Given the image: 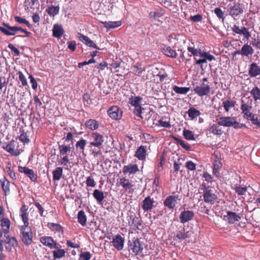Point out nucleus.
I'll return each instance as SVG.
<instances>
[{
    "mask_svg": "<svg viewBox=\"0 0 260 260\" xmlns=\"http://www.w3.org/2000/svg\"><path fill=\"white\" fill-rule=\"evenodd\" d=\"M194 216V212L190 210H184L182 211L179 216L180 221L185 223L191 220Z\"/></svg>",
    "mask_w": 260,
    "mask_h": 260,
    "instance_id": "nucleus-13",
    "label": "nucleus"
},
{
    "mask_svg": "<svg viewBox=\"0 0 260 260\" xmlns=\"http://www.w3.org/2000/svg\"><path fill=\"white\" fill-rule=\"evenodd\" d=\"M66 251L63 249H58L53 251V258L56 259L63 257L65 254Z\"/></svg>",
    "mask_w": 260,
    "mask_h": 260,
    "instance_id": "nucleus-46",
    "label": "nucleus"
},
{
    "mask_svg": "<svg viewBox=\"0 0 260 260\" xmlns=\"http://www.w3.org/2000/svg\"><path fill=\"white\" fill-rule=\"evenodd\" d=\"M113 246L118 251L121 250L124 246V239L120 235H117L112 240Z\"/></svg>",
    "mask_w": 260,
    "mask_h": 260,
    "instance_id": "nucleus-15",
    "label": "nucleus"
},
{
    "mask_svg": "<svg viewBox=\"0 0 260 260\" xmlns=\"http://www.w3.org/2000/svg\"><path fill=\"white\" fill-rule=\"evenodd\" d=\"M2 183V188L4 191L6 192L9 191V182L8 181H1Z\"/></svg>",
    "mask_w": 260,
    "mask_h": 260,
    "instance_id": "nucleus-61",
    "label": "nucleus"
},
{
    "mask_svg": "<svg viewBox=\"0 0 260 260\" xmlns=\"http://www.w3.org/2000/svg\"><path fill=\"white\" fill-rule=\"evenodd\" d=\"M104 27L107 28H114L121 25V22L120 21H105L102 22Z\"/></svg>",
    "mask_w": 260,
    "mask_h": 260,
    "instance_id": "nucleus-32",
    "label": "nucleus"
},
{
    "mask_svg": "<svg viewBox=\"0 0 260 260\" xmlns=\"http://www.w3.org/2000/svg\"><path fill=\"white\" fill-rule=\"evenodd\" d=\"M108 115L114 120L120 119L122 116V111L117 106H111L107 111Z\"/></svg>",
    "mask_w": 260,
    "mask_h": 260,
    "instance_id": "nucleus-7",
    "label": "nucleus"
},
{
    "mask_svg": "<svg viewBox=\"0 0 260 260\" xmlns=\"http://www.w3.org/2000/svg\"><path fill=\"white\" fill-rule=\"evenodd\" d=\"M254 50L252 47L247 44H244L241 48L240 51H237L235 54H241L243 56H248L249 55L253 54Z\"/></svg>",
    "mask_w": 260,
    "mask_h": 260,
    "instance_id": "nucleus-19",
    "label": "nucleus"
},
{
    "mask_svg": "<svg viewBox=\"0 0 260 260\" xmlns=\"http://www.w3.org/2000/svg\"><path fill=\"white\" fill-rule=\"evenodd\" d=\"M254 101L260 100V89L257 87H254L250 91Z\"/></svg>",
    "mask_w": 260,
    "mask_h": 260,
    "instance_id": "nucleus-38",
    "label": "nucleus"
},
{
    "mask_svg": "<svg viewBox=\"0 0 260 260\" xmlns=\"http://www.w3.org/2000/svg\"><path fill=\"white\" fill-rule=\"evenodd\" d=\"M14 143V142H11L9 144L6 145L4 149L12 155L17 156L19 154V152L17 150L15 149Z\"/></svg>",
    "mask_w": 260,
    "mask_h": 260,
    "instance_id": "nucleus-28",
    "label": "nucleus"
},
{
    "mask_svg": "<svg viewBox=\"0 0 260 260\" xmlns=\"http://www.w3.org/2000/svg\"><path fill=\"white\" fill-rule=\"evenodd\" d=\"M86 141L83 139H80L76 143L75 146L77 150H80L83 155H85L84 153L85 146L86 144Z\"/></svg>",
    "mask_w": 260,
    "mask_h": 260,
    "instance_id": "nucleus-35",
    "label": "nucleus"
},
{
    "mask_svg": "<svg viewBox=\"0 0 260 260\" xmlns=\"http://www.w3.org/2000/svg\"><path fill=\"white\" fill-rule=\"evenodd\" d=\"M173 89L176 93L182 94H186L189 91V87H178L177 86H174Z\"/></svg>",
    "mask_w": 260,
    "mask_h": 260,
    "instance_id": "nucleus-43",
    "label": "nucleus"
},
{
    "mask_svg": "<svg viewBox=\"0 0 260 260\" xmlns=\"http://www.w3.org/2000/svg\"><path fill=\"white\" fill-rule=\"evenodd\" d=\"M214 13L217 17L221 19L222 20L224 19V12L219 8H216L214 9Z\"/></svg>",
    "mask_w": 260,
    "mask_h": 260,
    "instance_id": "nucleus-52",
    "label": "nucleus"
},
{
    "mask_svg": "<svg viewBox=\"0 0 260 260\" xmlns=\"http://www.w3.org/2000/svg\"><path fill=\"white\" fill-rule=\"evenodd\" d=\"M91 142L89 143L90 146L101 148L104 141V137L97 132L92 133L91 135Z\"/></svg>",
    "mask_w": 260,
    "mask_h": 260,
    "instance_id": "nucleus-5",
    "label": "nucleus"
},
{
    "mask_svg": "<svg viewBox=\"0 0 260 260\" xmlns=\"http://www.w3.org/2000/svg\"><path fill=\"white\" fill-rule=\"evenodd\" d=\"M18 74L19 75V80L21 81L22 85L26 86L27 85V82L22 72L21 71H19L18 72Z\"/></svg>",
    "mask_w": 260,
    "mask_h": 260,
    "instance_id": "nucleus-56",
    "label": "nucleus"
},
{
    "mask_svg": "<svg viewBox=\"0 0 260 260\" xmlns=\"http://www.w3.org/2000/svg\"><path fill=\"white\" fill-rule=\"evenodd\" d=\"M1 225L4 235H8L10 226V221L8 218H3L1 220Z\"/></svg>",
    "mask_w": 260,
    "mask_h": 260,
    "instance_id": "nucleus-27",
    "label": "nucleus"
},
{
    "mask_svg": "<svg viewBox=\"0 0 260 260\" xmlns=\"http://www.w3.org/2000/svg\"><path fill=\"white\" fill-rule=\"evenodd\" d=\"M4 246L6 250L8 251H11L17 246V241L14 237H11L9 235H4L3 238Z\"/></svg>",
    "mask_w": 260,
    "mask_h": 260,
    "instance_id": "nucleus-4",
    "label": "nucleus"
},
{
    "mask_svg": "<svg viewBox=\"0 0 260 260\" xmlns=\"http://www.w3.org/2000/svg\"><path fill=\"white\" fill-rule=\"evenodd\" d=\"M240 35H243L247 39H249L251 37V35L248 30V29L245 27H241V31Z\"/></svg>",
    "mask_w": 260,
    "mask_h": 260,
    "instance_id": "nucleus-58",
    "label": "nucleus"
},
{
    "mask_svg": "<svg viewBox=\"0 0 260 260\" xmlns=\"http://www.w3.org/2000/svg\"><path fill=\"white\" fill-rule=\"evenodd\" d=\"M8 47L10 48L12 52H14L15 55H18L20 53L19 50L14 47L12 44H9L8 45Z\"/></svg>",
    "mask_w": 260,
    "mask_h": 260,
    "instance_id": "nucleus-63",
    "label": "nucleus"
},
{
    "mask_svg": "<svg viewBox=\"0 0 260 260\" xmlns=\"http://www.w3.org/2000/svg\"><path fill=\"white\" fill-rule=\"evenodd\" d=\"M70 146H66L64 145H62L59 146V151L60 152V154L61 155H64L66 154L67 153L70 151Z\"/></svg>",
    "mask_w": 260,
    "mask_h": 260,
    "instance_id": "nucleus-50",
    "label": "nucleus"
},
{
    "mask_svg": "<svg viewBox=\"0 0 260 260\" xmlns=\"http://www.w3.org/2000/svg\"><path fill=\"white\" fill-rule=\"evenodd\" d=\"M215 156V159L213 163V168H217L218 169H220L222 167V164L220 161V158L218 156L217 154L214 155Z\"/></svg>",
    "mask_w": 260,
    "mask_h": 260,
    "instance_id": "nucleus-51",
    "label": "nucleus"
},
{
    "mask_svg": "<svg viewBox=\"0 0 260 260\" xmlns=\"http://www.w3.org/2000/svg\"><path fill=\"white\" fill-rule=\"evenodd\" d=\"M226 213V215L223 216V219L230 224H233L241 219V217L235 212L227 211Z\"/></svg>",
    "mask_w": 260,
    "mask_h": 260,
    "instance_id": "nucleus-14",
    "label": "nucleus"
},
{
    "mask_svg": "<svg viewBox=\"0 0 260 260\" xmlns=\"http://www.w3.org/2000/svg\"><path fill=\"white\" fill-rule=\"evenodd\" d=\"M142 98L140 96H132L129 99V103L134 107H135V110L134 113L136 115L142 117V108L140 106V104L142 102Z\"/></svg>",
    "mask_w": 260,
    "mask_h": 260,
    "instance_id": "nucleus-6",
    "label": "nucleus"
},
{
    "mask_svg": "<svg viewBox=\"0 0 260 260\" xmlns=\"http://www.w3.org/2000/svg\"><path fill=\"white\" fill-rule=\"evenodd\" d=\"M252 107L251 104L244 103V101H242V104L241 106V109L242 113L244 114V118L248 120L252 119L254 115L251 113V110Z\"/></svg>",
    "mask_w": 260,
    "mask_h": 260,
    "instance_id": "nucleus-11",
    "label": "nucleus"
},
{
    "mask_svg": "<svg viewBox=\"0 0 260 260\" xmlns=\"http://www.w3.org/2000/svg\"><path fill=\"white\" fill-rule=\"evenodd\" d=\"M3 26H0V30L7 36H14L16 34L15 26H11L8 23H4Z\"/></svg>",
    "mask_w": 260,
    "mask_h": 260,
    "instance_id": "nucleus-17",
    "label": "nucleus"
},
{
    "mask_svg": "<svg viewBox=\"0 0 260 260\" xmlns=\"http://www.w3.org/2000/svg\"><path fill=\"white\" fill-rule=\"evenodd\" d=\"M20 216L24 222V225L21 229L22 241L25 245H28L32 242V233L31 228L28 226V215L27 213L26 207L24 205L20 209Z\"/></svg>",
    "mask_w": 260,
    "mask_h": 260,
    "instance_id": "nucleus-1",
    "label": "nucleus"
},
{
    "mask_svg": "<svg viewBox=\"0 0 260 260\" xmlns=\"http://www.w3.org/2000/svg\"><path fill=\"white\" fill-rule=\"evenodd\" d=\"M41 242L50 248H56L57 243L51 237H42L40 239Z\"/></svg>",
    "mask_w": 260,
    "mask_h": 260,
    "instance_id": "nucleus-23",
    "label": "nucleus"
},
{
    "mask_svg": "<svg viewBox=\"0 0 260 260\" xmlns=\"http://www.w3.org/2000/svg\"><path fill=\"white\" fill-rule=\"evenodd\" d=\"M78 35L79 40L82 42L86 44L87 46L99 49V48L98 47L96 44L92 40H91L88 37L81 33H79Z\"/></svg>",
    "mask_w": 260,
    "mask_h": 260,
    "instance_id": "nucleus-18",
    "label": "nucleus"
},
{
    "mask_svg": "<svg viewBox=\"0 0 260 260\" xmlns=\"http://www.w3.org/2000/svg\"><path fill=\"white\" fill-rule=\"evenodd\" d=\"M135 156L140 160H144L146 157V150L144 146H141L136 150Z\"/></svg>",
    "mask_w": 260,
    "mask_h": 260,
    "instance_id": "nucleus-25",
    "label": "nucleus"
},
{
    "mask_svg": "<svg viewBox=\"0 0 260 260\" xmlns=\"http://www.w3.org/2000/svg\"><path fill=\"white\" fill-rule=\"evenodd\" d=\"M187 113L191 120L194 119L201 115L200 111L192 107L188 110Z\"/></svg>",
    "mask_w": 260,
    "mask_h": 260,
    "instance_id": "nucleus-31",
    "label": "nucleus"
},
{
    "mask_svg": "<svg viewBox=\"0 0 260 260\" xmlns=\"http://www.w3.org/2000/svg\"><path fill=\"white\" fill-rule=\"evenodd\" d=\"M138 165L136 164H129L124 166L122 169V172L124 174H135L139 171Z\"/></svg>",
    "mask_w": 260,
    "mask_h": 260,
    "instance_id": "nucleus-20",
    "label": "nucleus"
},
{
    "mask_svg": "<svg viewBox=\"0 0 260 260\" xmlns=\"http://www.w3.org/2000/svg\"><path fill=\"white\" fill-rule=\"evenodd\" d=\"M18 170L21 173H23L27 177H28L30 180L35 182L37 180V175L34 173L32 170L29 169L27 167H19Z\"/></svg>",
    "mask_w": 260,
    "mask_h": 260,
    "instance_id": "nucleus-16",
    "label": "nucleus"
},
{
    "mask_svg": "<svg viewBox=\"0 0 260 260\" xmlns=\"http://www.w3.org/2000/svg\"><path fill=\"white\" fill-rule=\"evenodd\" d=\"M222 106L226 112H229L230 109L235 106V102L232 100H225L223 101Z\"/></svg>",
    "mask_w": 260,
    "mask_h": 260,
    "instance_id": "nucleus-42",
    "label": "nucleus"
},
{
    "mask_svg": "<svg viewBox=\"0 0 260 260\" xmlns=\"http://www.w3.org/2000/svg\"><path fill=\"white\" fill-rule=\"evenodd\" d=\"M201 189L203 191V198L205 202L210 205H213L217 199V197L210 186L203 184Z\"/></svg>",
    "mask_w": 260,
    "mask_h": 260,
    "instance_id": "nucleus-3",
    "label": "nucleus"
},
{
    "mask_svg": "<svg viewBox=\"0 0 260 260\" xmlns=\"http://www.w3.org/2000/svg\"><path fill=\"white\" fill-rule=\"evenodd\" d=\"M186 168L190 171H194L196 168V165L192 161H188L185 163Z\"/></svg>",
    "mask_w": 260,
    "mask_h": 260,
    "instance_id": "nucleus-59",
    "label": "nucleus"
},
{
    "mask_svg": "<svg viewBox=\"0 0 260 260\" xmlns=\"http://www.w3.org/2000/svg\"><path fill=\"white\" fill-rule=\"evenodd\" d=\"M63 33V30L61 25L55 24L53 29V36L56 38H60Z\"/></svg>",
    "mask_w": 260,
    "mask_h": 260,
    "instance_id": "nucleus-33",
    "label": "nucleus"
},
{
    "mask_svg": "<svg viewBox=\"0 0 260 260\" xmlns=\"http://www.w3.org/2000/svg\"><path fill=\"white\" fill-rule=\"evenodd\" d=\"M80 257L82 260H90L91 254L89 252H82L80 254Z\"/></svg>",
    "mask_w": 260,
    "mask_h": 260,
    "instance_id": "nucleus-57",
    "label": "nucleus"
},
{
    "mask_svg": "<svg viewBox=\"0 0 260 260\" xmlns=\"http://www.w3.org/2000/svg\"><path fill=\"white\" fill-rule=\"evenodd\" d=\"M87 221L86 216L83 210L80 211L78 213V221L82 226L86 225Z\"/></svg>",
    "mask_w": 260,
    "mask_h": 260,
    "instance_id": "nucleus-39",
    "label": "nucleus"
},
{
    "mask_svg": "<svg viewBox=\"0 0 260 260\" xmlns=\"http://www.w3.org/2000/svg\"><path fill=\"white\" fill-rule=\"evenodd\" d=\"M118 182L125 191L132 189L134 185L132 184L129 180L125 177H122L119 179Z\"/></svg>",
    "mask_w": 260,
    "mask_h": 260,
    "instance_id": "nucleus-24",
    "label": "nucleus"
},
{
    "mask_svg": "<svg viewBox=\"0 0 260 260\" xmlns=\"http://www.w3.org/2000/svg\"><path fill=\"white\" fill-rule=\"evenodd\" d=\"M63 169L61 167L56 168L53 172V180L58 181L62 176Z\"/></svg>",
    "mask_w": 260,
    "mask_h": 260,
    "instance_id": "nucleus-37",
    "label": "nucleus"
},
{
    "mask_svg": "<svg viewBox=\"0 0 260 260\" xmlns=\"http://www.w3.org/2000/svg\"><path fill=\"white\" fill-rule=\"evenodd\" d=\"M183 136L184 138L187 140H194L195 137L192 132L188 129L183 130Z\"/></svg>",
    "mask_w": 260,
    "mask_h": 260,
    "instance_id": "nucleus-45",
    "label": "nucleus"
},
{
    "mask_svg": "<svg viewBox=\"0 0 260 260\" xmlns=\"http://www.w3.org/2000/svg\"><path fill=\"white\" fill-rule=\"evenodd\" d=\"M154 202L153 199H151L149 196L147 197L143 201V204L142 205V209L144 211L151 210L153 208V204Z\"/></svg>",
    "mask_w": 260,
    "mask_h": 260,
    "instance_id": "nucleus-22",
    "label": "nucleus"
},
{
    "mask_svg": "<svg viewBox=\"0 0 260 260\" xmlns=\"http://www.w3.org/2000/svg\"><path fill=\"white\" fill-rule=\"evenodd\" d=\"M164 10L161 9H156L154 12H150L149 13V16L156 19L162 16L164 14Z\"/></svg>",
    "mask_w": 260,
    "mask_h": 260,
    "instance_id": "nucleus-41",
    "label": "nucleus"
},
{
    "mask_svg": "<svg viewBox=\"0 0 260 260\" xmlns=\"http://www.w3.org/2000/svg\"><path fill=\"white\" fill-rule=\"evenodd\" d=\"M248 74L251 77H255L260 75L259 67L257 63L253 62L250 65L248 69Z\"/></svg>",
    "mask_w": 260,
    "mask_h": 260,
    "instance_id": "nucleus-21",
    "label": "nucleus"
},
{
    "mask_svg": "<svg viewBox=\"0 0 260 260\" xmlns=\"http://www.w3.org/2000/svg\"><path fill=\"white\" fill-rule=\"evenodd\" d=\"M130 219L132 220V223L130 224L131 227L135 231L139 230V227L141 225V219L140 218L136 216H130Z\"/></svg>",
    "mask_w": 260,
    "mask_h": 260,
    "instance_id": "nucleus-26",
    "label": "nucleus"
},
{
    "mask_svg": "<svg viewBox=\"0 0 260 260\" xmlns=\"http://www.w3.org/2000/svg\"><path fill=\"white\" fill-rule=\"evenodd\" d=\"M60 8L58 6H51L46 9L47 14L50 16H54L58 14Z\"/></svg>",
    "mask_w": 260,
    "mask_h": 260,
    "instance_id": "nucleus-34",
    "label": "nucleus"
},
{
    "mask_svg": "<svg viewBox=\"0 0 260 260\" xmlns=\"http://www.w3.org/2000/svg\"><path fill=\"white\" fill-rule=\"evenodd\" d=\"M221 6L226 10L228 14L234 19H237L244 12V7L242 4L234 0H229L226 3L223 2Z\"/></svg>",
    "mask_w": 260,
    "mask_h": 260,
    "instance_id": "nucleus-2",
    "label": "nucleus"
},
{
    "mask_svg": "<svg viewBox=\"0 0 260 260\" xmlns=\"http://www.w3.org/2000/svg\"><path fill=\"white\" fill-rule=\"evenodd\" d=\"M162 52L164 54L172 58H176L177 55L176 51L170 46H165L162 49Z\"/></svg>",
    "mask_w": 260,
    "mask_h": 260,
    "instance_id": "nucleus-30",
    "label": "nucleus"
},
{
    "mask_svg": "<svg viewBox=\"0 0 260 260\" xmlns=\"http://www.w3.org/2000/svg\"><path fill=\"white\" fill-rule=\"evenodd\" d=\"M210 132L212 133L214 135L220 136L222 134L221 128L219 127V125L217 124H213L211 125L209 128Z\"/></svg>",
    "mask_w": 260,
    "mask_h": 260,
    "instance_id": "nucleus-40",
    "label": "nucleus"
},
{
    "mask_svg": "<svg viewBox=\"0 0 260 260\" xmlns=\"http://www.w3.org/2000/svg\"><path fill=\"white\" fill-rule=\"evenodd\" d=\"M14 19L16 22H18L20 24H22V23L25 24L28 27H29V28L31 27L30 24L25 19L22 18L19 16H17L14 17Z\"/></svg>",
    "mask_w": 260,
    "mask_h": 260,
    "instance_id": "nucleus-48",
    "label": "nucleus"
},
{
    "mask_svg": "<svg viewBox=\"0 0 260 260\" xmlns=\"http://www.w3.org/2000/svg\"><path fill=\"white\" fill-rule=\"evenodd\" d=\"M19 139L20 141L23 143H28L29 141V140L27 138L26 134L24 132L20 134V135L19 137Z\"/></svg>",
    "mask_w": 260,
    "mask_h": 260,
    "instance_id": "nucleus-60",
    "label": "nucleus"
},
{
    "mask_svg": "<svg viewBox=\"0 0 260 260\" xmlns=\"http://www.w3.org/2000/svg\"><path fill=\"white\" fill-rule=\"evenodd\" d=\"M235 190L238 195H244L247 191V187L237 186L235 187Z\"/></svg>",
    "mask_w": 260,
    "mask_h": 260,
    "instance_id": "nucleus-49",
    "label": "nucleus"
},
{
    "mask_svg": "<svg viewBox=\"0 0 260 260\" xmlns=\"http://www.w3.org/2000/svg\"><path fill=\"white\" fill-rule=\"evenodd\" d=\"M93 196L98 203H101L105 198L104 192L97 189L93 191Z\"/></svg>",
    "mask_w": 260,
    "mask_h": 260,
    "instance_id": "nucleus-36",
    "label": "nucleus"
},
{
    "mask_svg": "<svg viewBox=\"0 0 260 260\" xmlns=\"http://www.w3.org/2000/svg\"><path fill=\"white\" fill-rule=\"evenodd\" d=\"M180 200L179 195L169 196L164 201V205L165 207L170 209H173L177 204V201Z\"/></svg>",
    "mask_w": 260,
    "mask_h": 260,
    "instance_id": "nucleus-8",
    "label": "nucleus"
},
{
    "mask_svg": "<svg viewBox=\"0 0 260 260\" xmlns=\"http://www.w3.org/2000/svg\"><path fill=\"white\" fill-rule=\"evenodd\" d=\"M87 186L94 187L96 185V183L92 176H89L87 178L86 181Z\"/></svg>",
    "mask_w": 260,
    "mask_h": 260,
    "instance_id": "nucleus-53",
    "label": "nucleus"
},
{
    "mask_svg": "<svg viewBox=\"0 0 260 260\" xmlns=\"http://www.w3.org/2000/svg\"><path fill=\"white\" fill-rule=\"evenodd\" d=\"M187 50L194 56L200 55L202 52L201 49L195 48L194 46H188L187 47Z\"/></svg>",
    "mask_w": 260,
    "mask_h": 260,
    "instance_id": "nucleus-47",
    "label": "nucleus"
},
{
    "mask_svg": "<svg viewBox=\"0 0 260 260\" xmlns=\"http://www.w3.org/2000/svg\"><path fill=\"white\" fill-rule=\"evenodd\" d=\"M200 56L202 58L208 59V61H211L215 60V57L213 55L209 53L208 52L202 51L201 52Z\"/></svg>",
    "mask_w": 260,
    "mask_h": 260,
    "instance_id": "nucleus-44",
    "label": "nucleus"
},
{
    "mask_svg": "<svg viewBox=\"0 0 260 260\" xmlns=\"http://www.w3.org/2000/svg\"><path fill=\"white\" fill-rule=\"evenodd\" d=\"M85 124L88 128L91 130H95L98 128L99 126V122L96 120L92 119L87 120Z\"/></svg>",
    "mask_w": 260,
    "mask_h": 260,
    "instance_id": "nucleus-29",
    "label": "nucleus"
},
{
    "mask_svg": "<svg viewBox=\"0 0 260 260\" xmlns=\"http://www.w3.org/2000/svg\"><path fill=\"white\" fill-rule=\"evenodd\" d=\"M176 237L180 240L185 239L187 238V233L184 232V230L180 231L177 233Z\"/></svg>",
    "mask_w": 260,
    "mask_h": 260,
    "instance_id": "nucleus-55",
    "label": "nucleus"
},
{
    "mask_svg": "<svg viewBox=\"0 0 260 260\" xmlns=\"http://www.w3.org/2000/svg\"><path fill=\"white\" fill-rule=\"evenodd\" d=\"M250 44L257 49H260V40L259 37L257 36L256 38H252Z\"/></svg>",
    "mask_w": 260,
    "mask_h": 260,
    "instance_id": "nucleus-54",
    "label": "nucleus"
},
{
    "mask_svg": "<svg viewBox=\"0 0 260 260\" xmlns=\"http://www.w3.org/2000/svg\"><path fill=\"white\" fill-rule=\"evenodd\" d=\"M236 123V119L233 117H220L218 120L219 125L230 127Z\"/></svg>",
    "mask_w": 260,
    "mask_h": 260,
    "instance_id": "nucleus-12",
    "label": "nucleus"
},
{
    "mask_svg": "<svg viewBox=\"0 0 260 260\" xmlns=\"http://www.w3.org/2000/svg\"><path fill=\"white\" fill-rule=\"evenodd\" d=\"M164 163H165V160H164V157H161L160 162H159V164L158 165L157 169H156L158 172H160L162 170L163 165L164 164Z\"/></svg>",
    "mask_w": 260,
    "mask_h": 260,
    "instance_id": "nucleus-64",
    "label": "nucleus"
},
{
    "mask_svg": "<svg viewBox=\"0 0 260 260\" xmlns=\"http://www.w3.org/2000/svg\"><path fill=\"white\" fill-rule=\"evenodd\" d=\"M159 125L162 127L166 128H170L171 126L170 123L169 122L163 121L162 120H159Z\"/></svg>",
    "mask_w": 260,
    "mask_h": 260,
    "instance_id": "nucleus-62",
    "label": "nucleus"
},
{
    "mask_svg": "<svg viewBox=\"0 0 260 260\" xmlns=\"http://www.w3.org/2000/svg\"><path fill=\"white\" fill-rule=\"evenodd\" d=\"M193 90L200 96L208 94L210 91V87L208 84L202 83L201 85L196 86Z\"/></svg>",
    "mask_w": 260,
    "mask_h": 260,
    "instance_id": "nucleus-9",
    "label": "nucleus"
},
{
    "mask_svg": "<svg viewBox=\"0 0 260 260\" xmlns=\"http://www.w3.org/2000/svg\"><path fill=\"white\" fill-rule=\"evenodd\" d=\"M130 249L136 255L140 254L143 250V245L140 240L137 238L131 243Z\"/></svg>",
    "mask_w": 260,
    "mask_h": 260,
    "instance_id": "nucleus-10",
    "label": "nucleus"
}]
</instances>
